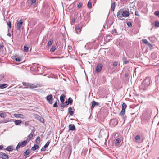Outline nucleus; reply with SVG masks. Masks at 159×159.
<instances>
[{
    "label": "nucleus",
    "instance_id": "obj_1",
    "mask_svg": "<svg viewBox=\"0 0 159 159\" xmlns=\"http://www.w3.org/2000/svg\"><path fill=\"white\" fill-rule=\"evenodd\" d=\"M152 81L149 77H147L142 82L139 88L140 90L146 91L148 90V88L150 85Z\"/></svg>",
    "mask_w": 159,
    "mask_h": 159
},
{
    "label": "nucleus",
    "instance_id": "obj_2",
    "mask_svg": "<svg viewBox=\"0 0 159 159\" xmlns=\"http://www.w3.org/2000/svg\"><path fill=\"white\" fill-rule=\"evenodd\" d=\"M130 13L128 9L126 10L121 9L118 11L117 16L118 19H120L122 17H128Z\"/></svg>",
    "mask_w": 159,
    "mask_h": 159
},
{
    "label": "nucleus",
    "instance_id": "obj_3",
    "mask_svg": "<svg viewBox=\"0 0 159 159\" xmlns=\"http://www.w3.org/2000/svg\"><path fill=\"white\" fill-rule=\"evenodd\" d=\"M118 123V120L116 118L111 119L110 121V125L111 127H114L116 126Z\"/></svg>",
    "mask_w": 159,
    "mask_h": 159
},
{
    "label": "nucleus",
    "instance_id": "obj_4",
    "mask_svg": "<svg viewBox=\"0 0 159 159\" xmlns=\"http://www.w3.org/2000/svg\"><path fill=\"white\" fill-rule=\"evenodd\" d=\"M27 142V140H26L23 141L21 142H19L16 147V150H17L20 147H24L26 145Z\"/></svg>",
    "mask_w": 159,
    "mask_h": 159
},
{
    "label": "nucleus",
    "instance_id": "obj_5",
    "mask_svg": "<svg viewBox=\"0 0 159 159\" xmlns=\"http://www.w3.org/2000/svg\"><path fill=\"white\" fill-rule=\"evenodd\" d=\"M46 99L48 102L50 104H52V101L53 100V96L52 94H50L46 97Z\"/></svg>",
    "mask_w": 159,
    "mask_h": 159
},
{
    "label": "nucleus",
    "instance_id": "obj_6",
    "mask_svg": "<svg viewBox=\"0 0 159 159\" xmlns=\"http://www.w3.org/2000/svg\"><path fill=\"white\" fill-rule=\"evenodd\" d=\"M127 107V105L125 103H123L122 106L121 111L120 113V114L121 115H123L125 113V109Z\"/></svg>",
    "mask_w": 159,
    "mask_h": 159
},
{
    "label": "nucleus",
    "instance_id": "obj_7",
    "mask_svg": "<svg viewBox=\"0 0 159 159\" xmlns=\"http://www.w3.org/2000/svg\"><path fill=\"white\" fill-rule=\"evenodd\" d=\"M107 131L106 129H102L100 131L99 134L100 136L102 137H105L107 135Z\"/></svg>",
    "mask_w": 159,
    "mask_h": 159
},
{
    "label": "nucleus",
    "instance_id": "obj_8",
    "mask_svg": "<svg viewBox=\"0 0 159 159\" xmlns=\"http://www.w3.org/2000/svg\"><path fill=\"white\" fill-rule=\"evenodd\" d=\"M14 116L16 118H20L23 119L25 118V117L24 115L20 114H14Z\"/></svg>",
    "mask_w": 159,
    "mask_h": 159
},
{
    "label": "nucleus",
    "instance_id": "obj_9",
    "mask_svg": "<svg viewBox=\"0 0 159 159\" xmlns=\"http://www.w3.org/2000/svg\"><path fill=\"white\" fill-rule=\"evenodd\" d=\"M23 23V21L21 19L18 22L17 25V30H20Z\"/></svg>",
    "mask_w": 159,
    "mask_h": 159
},
{
    "label": "nucleus",
    "instance_id": "obj_10",
    "mask_svg": "<svg viewBox=\"0 0 159 159\" xmlns=\"http://www.w3.org/2000/svg\"><path fill=\"white\" fill-rule=\"evenodd\" d=\"M0 158L2 159H8V155L4 153L0 152Z\"/></svg>",
    "mask_w": 159,
    "mask_h": 159
},
{
    "label": "nucleus",
    "instance_id": "obj_11",
    "mask_svg": "<svg viewBox=\"0 0 159 159\" xmlns=\"http://www.w3.org/2000/svg\"><path fill=\"white\" fill-rule=\"evenodd\" d=\"M35 118L37 120H39L42 123L44 122V120L42 117L40 116L37 114L34 115Z\"/></svg>",
    "mask_w": 159,
    "mask_h": 159
},
{
    "label": "nucleus",
    "instance_id": "obj_12",
    "mask_svg": "<svg viewBox=\"0 0 159 159\" xmlns=\"http://www.w3.org/2000/svg\"><path fill=\"white\" fill-rule=\"evenodd\" d=\"M32 68L33 69L36 71H39V69H40L38 64H34V65L32 66Z\"/></svg>",
    "mask_w": 159,
    "mask_h": 159
},
{
    "label": "nucleus",
    "instance_id": "obj_13",
    "mask_svg": "<svg viewBox=\"0 0 159 159\" xmlns=\"http://www.w3.org/2000/svg\"><path fill=\"white\" fill-rule=\"evenodd\" d=\"M13 59L14 60L18 62H20L22 60V59L20 57H18V56L16 55L14 56Z\"/></svg>",
    "mask_w": 159,
    "mask_h": 159
},
{
    "label": "nucleus",
    "instance_id": "obj_14",
    "mask_svg": "<svg viewBox=\"0 0 159 159\" xmlns=\"http://www.w3.org/2000/svg\"><path fill=\"white\" fill-rule=\"evenodd\" d=\"M102 67V65L101 64H98L96 67V71L97 72H99L101 70Z\"/></svg>",
    "mask_w": 159,
    "mask_h": 159
},
{
    "label": "nucleus",
    "instance_id": "obj_15",
    "mask_svg": "<svg viewBox=\"0 0 159 159\" xmlns=\"http://www.w3.org/2000/svg\"><path fill=\"white\" fill-rule=\"evenodd\" d=\"M92 103V104L91 107V109H93L95 106H98L99 105V103L97 102L94 100L93 101Z\"/></svg>",
    "mask_w": 159,
    "mask_h": 159
},
{
    "label": "nucleus",
    "instance_id": "obj_16",
    "mask_svg": "<svg viewBox=\"0 0 159 159\" xmlns=\"http://www.w3.org/2000/svg\"><path fill=\"white\" fill-rule=\"evenodd\" d=\"M69 130L73 131L75 129V127L73 124H70L69 125Z\"/></svg>",
    "mask_w": 159,
    "mask_h": 159
},
{
    "label": "nucleus",
    "instance_id": "obj_17",
    "mask_svg": "<svg viewBox=\"0 0 159 159\" xmlns=\"http://www.w3.org/2000/svg\"><path fill=\"white\" fill-rule=\"evenodd\" d=\"M121 142V140L120 138H117L116 139L115 144L116 146H119Z\"/></svg>",
    "mask_w": 159,
    "mask_h": 159
},
{
    "label": "nucleus",
    "instance_id": "obj_18",
    "mask_svg": "<svg viewBox=\"0 0 159 159\" xmlns=\"http://www.w3.org/2000/svg\"><path fill=\"white\" fill-rule=\"evenodd\" d=\"M75 30L77 33L79 34L80 33L81 31V29L80 28V27L78 26L75 27Z\"/></svg>",
    "mask_w": 159,
    "mask_h": 159
},
{
    "label": "nucleus",
    "instance_id": "obj_19",
    "mask_svg": "<svg viewBox=\"0 0 159 159\" xmlns=\"http://www.w3.org/2000/svg\"><path fill=\"white\" fill-rule=\"evenodd\" d=\"M8 86L7 84H0V88L1 89H3L7 88Z\"/></svg>",
    "mask_w": 159,
    "mask_h": 159
},
{
    "label": "nucleus",
    "instance_id": "obj_20",
    "mask_svg": "<svg viewBox=\"0 0 159 159\" xmlns=\"http://www.w3.org/2000/svg\"><path fill=\"white\" fill-rule=\"evenodd\" d=\"M72 108L71 107H69L68 108V113L70 115H72L74 114V112L72 110Z\"/></svg>",
    "mask_w": 159,
    "mask_h": 159
},
{
    "label": "nucleus",
    "instance_id": "obj_21",
    "mask_svg": "<svg viewBox=\"0 0 159 159\" xmlns=\"http://www.w3.org/2000/svg\"><path fill=\"white\" fill-rule=\"evenodd\" d=\"M15 124L16 125H19L22 123V121L21 120H16L14 121Z\"/></svg>",
    "mask_w": 159,
    "mask_h": 159
},
{
    "label": "nucleus",
    "instance_id": "obj_22",
    "mask_svg": "<svg viewBox=\"0 0 159 159\" xmlns=\"http://www.w3.org/2000/svg\"><path fill=\"white\" fill-rule=\"evenodd\" d=\"M39 146L37 144H34V145L32 147L31 150L33 151H35L39 148Z\"/></svg>",
    "mask_w": 159,
    "mask_h": 159
},
{
    "label": "nucleus",
    "instance_id": "obj_23",
    "mask_svg": "<svg viewBox=\"0 0 159 159\" xmlns=\"http://www.w3.org/2000/svg\"><path fill=\"white\" fill-rule=\"evenodd\" d=\"M65 96L64 94H62L60 97V100L61 102H63L64 101V98Z\"/></svg>",
    "mask_w": 159,
    "mask_h": 159
},
{
    "label": "nucleus",
    "instance_id": "obj_24",
    "mask_svg": "<svg viewBox=\"0 0 159 159\" xmlns=\"http://www.w3.org/2000/svg\"><path fill=\"white\" fill-rule=\"evenodd\" d=\"M13 147L11 146H8L6 149V150L8 151H12L13 150Z\"/></svg>",
    "mask_w": 159,
    "mask_h": 159
},
{
    "label": "nucleus",
    "instance_id": "obj_25",
    "mask_svg": "<svg viewBox=\"0 0 159 159\" xmlns=\"http://www.w3.org/2000/svg\"><path fill=\"white\" fill-rule=\"evenodd\" d=\"M115 2H114L113 3H112L111 4V11H113L115 9Z\"/></svg>",
    "mask_w": 159,
    "mask_h": 159
},
{
    "label": "nucleus",
    "instance_id": "obj_26",
    "mask_svg": "<svg viewBox=\"0 0 159 159\" xmlns=\"http://www.w3.org/2000/svg\"><path fill=\"white\" fill-rule=\"evenodd\" d=\"M7 116V114L5 112H2L0 114V117L2 118H4Z\"/></svg>",
    "mask_w": 159,
    "mask_h": 159
},
{
    "label": "nucleus",
    "instance_id": "obj_27",
    "mask_svg": "<svg viewBox=\"0 0 159 159\" xmlns=\"http://www.w3.org/2000/svg\"><path fill=\"white\" fill-rule=\"evenodd\" d=\"M112 33L114 35H116L118 34V33L117 32V30L116 29H113L112 31Z\"/></svg>",
    "mask_w": 159,
    "mask_h": 159
},
{
    "label": "nucleus",
    "instance_id": "obj_28",
    "mask_svg": "<svg viewBox=\"0 0 159 159\" xmlns=\"http://www.w3.org/2000/svg\"><path fill=\"white\" fill-rule=\"evenodd\" d=\"M105 39L107 42H108L111 39V37L109 35H107L106 38H105Z\"/></svg>",
    "mask_w": 159,
    "mask_h": 159
},
{
    "label": "nucleus",
    "instance_id": "obj_29",
    "mask_svg": "<svg viewBox=\"0 0 159 159\" xmlns=\"http://www.w3.org/2000/svg\"><path fill=\"white\" fill-rule=\"evenodd\" d=\"M67 101L68 102V104H69L70 105H71L72 104L73 100L71 98L69 97Z\"/></svg>",
    "mask_w": 159,
    "mask_h": 159
},
{
    "label": "nucleus",
    "instance_id": "obj_30",
    "mask_svg": "<svg viewBox=\"0 0 159 159\" xmlns=\"http://www.w3.org/2000/svg\"><path fill=\"white\" fill-rule=\"evenodd\" d=\"M29 85L28 87L30 88H35L37 87L36 85L33 84H30L29 83Z\"/></svg>",
    "mask_w": 159,
    "mask_h": 159
},
{
    "label": "nucleus",
    "instance_id": "obj_31",
    "mask_svg": "<svg viewBox=\"0 0 159 159\" xmlns=\"http://www.w3.org/2000/svg\"><path fill=\"white\" fill-rule=\"evenodd\" d=\"M30 153V150H27L24 153V155L25 156L28 155Z\"/></svg>",
    "mask_w": 159,
    "mask_h": 159
},
{
    "label": "nucleus",
    "instance_id": "obj_32",
    "mask_svg": "<svg viewBox=\"0 0 159 159\" xmlns=\"http://www.w3.org/2000/svg\"><path fill=\"white\" fill-rule=\"evenodd\" d=\"M40 142V138L39 136H38L36 139V142L37 144H39Z\"/></svg>",
    "mask_w": 159,
    "mask_h": 159
},
{
    "label": "nucleus",
    "instance_id": "obj_33",
    "mask_svg": "<svg viewBox=\"0 0 159 159\" xmlns=\"http://www.w3.org/2000/svg\"><path fill=\"white\" fill-rule=\"evenodd\" d=\"M56 49V47L54 46H52L50 49V51L53 52Z\"/></svg>",
    "mask_w": 159,
    "mask_h": 159
},
{
    "label": "nucleus",
    "instance_id": "obj_34",
    "mask_svg": "<svg viewBox=\"0 0 159 159\" xmlns=\"http://www.w3.org/2000/svg\"><path fill=\"white\" fill-rule=\"evenodd\" d=\"M149 39L152 42L153 40H154L155 39V37L154 36H152L150 37H148Z\"/></svg>",
    "mask_w": 159,
    "mask_h": 159
},
{
    "label": "nucleus",
    "instance_id": "obj_35",
    "mask_svg": "<svg viewBox=\"0 0 159 159\" xmlns=\"http://www.w3.org/2000/svg\"><path fill=\"white\" fill-rule=\"evenodd\" d=\"M87 7L89 9H90L92 8V4L91 2H88V4H87Z\"/></svg>",
    "mask_w": 159,
    "mask_h": 159
},
{
    "label": "nucleus",
    "instance_id": "obj_36",
    "mask_svg": "<svg viewBox=\"0 0 159 159\" xmlns=\"http://www.w3.org/2000/svg\"><path fill=\"white\" fill-rule=\"evenodd\" d=\"M50 142V140H49L48 141L47 143L44 145V147H45L46 148H47L48 146H49Z\"/></svg>",
    "mask_w": 159,
    "mask_h": 159
},
{
    "label": "nucleus",
    "instance_id": "obj_37",
    "mask_svg": "<svg viewBox=\"0 0 159 159\" xmlns=\"http://www.w3.org/2000/svg\"><path fill=\"white\" fill-rule=\"evenodd\" d=\"M154 15L159 17V11H155L154 13Z\"/></svg>",
    "mask_w": 159,
    "mask_h": 159
},
{
    "label": "nucleus",
    "instance_id": "obj_38",
    "mask_svg": "<svg viewBox=\"0 0 159 159\" xmlns=\"http://www.w3.org/2000/svg\"><path fill=\"white\" fill-rule=\"evenodd\" d=\"M33 134L31 133L28 136L27 140L30 139L33 137Z\"/></svg>",
    "mask_w": 159,
    "mask_h": 159
},
{
    "label": "nucleus",
    "instance_id": "obj_39",
    "mask_svg": "<svg viewBox=\"0 0 159 159\" xmlns=\"http://www.w3.org/2000/svg\"><path fill=\"white\" fill-rule=\"evenodd\" d=\"M10 121H11V120H10L5 119V120H3V121L2 122H1V123H7V122H9Z\"/></svg>",
    "mask_w": 159,
    "mask_h": 159
},
{
    "label": "nucleus",
    "instance_id": "obj_40",
    "mask_svg": "<svg viewBox=\"0 0 159 159\" xmlns=\"http://www.w3.org/2000/svg\"><path fill=\"white\" fill-rule=\"evenodd\" d=\"M53 42V40H50L49 41L48 43V46H49L52 45Z\"/></svg>",
    "mask_w": 159,
    "mask_h": 159
},
{
    "label": "nucleus",
    "instance_id": "obj_41",
    "mask_svg": "<svg viewBox=\"0 0 159 159\" xmlns=\"http://www.w3.org/2000/svg\"><path fill=\"white\" fill-rule=\"evenodd\" d=\"M28 49L29 48L27 46L25 45L24 46V49L25 51L27 52L28 50Z\"/></svg>",
    "mask_w": 159,
    "mask_h": 159
},
{
    "label": "nucleus",
    "instance_id": "obj_42",
    "mask_svg": "<svg viewBox=\"0 0 159 159\" xmlns=\"http://www.w3.org/2000/svg\"><path fill=\"white\" fill-rule=\"evenodd\" d=\"M22 84L23 85V86L26 87H28L29 86V83H27L26 82H23Z\"/></svg>",
    "mask_w": 159,
    "mask_h": 159
},
{
    "label": "nucleus",
    "instance_id": "obj_43",
    "mask_svg": "<svg viewBox=\"0 0 159 159\" xmlns=\"http://www.w3.org/2000/svg\"><path fill=\"white\" fill-rule=\"evenodd\" d=\"M7 24L9 28L11 29V23L10 21H9L7 22Z\"/></svg>",
    "mask_w": 159,
    "mask_h": 159
},
{
    "label": "nucleus",
    "instance_id": "obj_44",
    "mask_svg": "<svg viewBox=\"0 0 159 159\" xmlns=\"http://www.w3.org/2000/svg\"><path fill=\"white\" fill-rule=\"evenodd\" d=\"M150 118V116H148L146 117H144V119L145 120H148Z\"/></svg>",
    "mask_w": 159,
    "mask_h": 159
},
{
    "label": "nucleus",
    "instance_id": "obj_45",
    "mask_svg": "<svg viewBox=\"0 0 159 159\" xmlns=\"http://www.w3.org/2000/svg\"><path fill=\"white\" fill-rule=\"evenodd\" d=\"M140 139V136L139 135H137L135 137V139L136 140H138Z\"/></svg>",
    "mask_w": 159,
    "mask_h": 159
},
{
    "label": "nucleus",
    "instance_id": "obj_46",
    "mask_svg": "<svg viewBox=\"0 0 159 159\" xmlns=\"http://www.w3.org/2000/svg\"><path fill=\"white\" fill-rule=\"evenodd\" d=\"M142 41L143 43L145 44H146L148 42L146 39H143L142 40Z\"/></svg>",
    "mask_w": 159,
    "mask_h": 159
},
{
    "label": "nucleus",
    "instance_id": "obj_47",
    "mask_svg": "<svg viewBox=\"0 0 159 159\" xmlns=\"http://www.w3.org/2000/svg\"><path fill=\"white\" fill-rule=\"evenodd\" d=\"M127 25L129 27H130L131 26H132V23L130 22H127Z\"/></svg>",
    "mask_w": 159,
    "mask_h": 159
},
{
    "label": "nucleus",
    "instance_id": "obj_48",
    "mask_svg": "<svg viewBox=\"0 0 159 159\" xmlns=\"http://www.w3.org/2000/svg\"><path fill=\"white\" fill-rule=\"evenodd\" d=\"M155 26L157 27L159 26V22L158 21H156L155 23Z\"/></svg>",
    "mask_w": 159,
    "mask_h": 159
},
{
    "label": "nucleus",
    "instance_id": "obj_49",
    "mask_svg": "<svg viewBox=\"0 0 159 159\" xmlns=\"http://www.w3.org/2000/svg\"><path fill=\"white\" fill-rule=\"evenodd\" d=\"M146 45L148 46L150 48L152 47V45L150 43L148 42Z\"/></svg>",
    "mask_w": 159,
    "mask_h": 159
},
{
    "label": "nucleus",
    "instance_id": "obj_50",
    "mask_svg": "<svg viewBox=\"0 0 159 159\" xmlns=\"http://www.w3.org/2000/svg\"><path fill=\"white\" fill-rule=\"evenodd\" d=\"M66 106V104L64 102H62V103L61 104V107H62V108H64Z\"/></svg>",
    "mask_w": 159,
    "mask_h": 159
},
{
    "label": "nucleus",
    "instance_id": "obj_51",
    "mask_svg": "<svg viewBox=\"0 0 159 159\" xmlns=\"http://www.w3.org/2000/svg\"><path fill=\"white\" fill-rule=\"evenodd\" d=\"M46 148L45 147H44V146L41 149V152L42 151H45L46 150Z\"/></svg>",
    "mask_w": 159,
    "mask_h": 159
},
{
    "label": "nucleus",
    "instance_id": "obj_52",
    "mask_svg": "<svg viewBox=\"0 0 159 159\" xmlns=\"http://www.w3.org/2000/svg\"><path fill=\"white\" fill-rule=\"evenodd\" d=\"M122 60L123 61H124L126 60H127V58L125 56H123L122 58Z\"/></svg>",
    "mask_w": 159,
    "mask_h": 159
},
{
    "label": "nucleus",
    "instance_id": "obj_53",
    "mask_svg": "<svg viewBox=\"0 0 159 159\" xmlns=\"http://www.w3.org/2000/svg\"><path fill=\"white\" fill-rule=\"evenodd\" d=\"M135 16H139L140 15L139 14V12L138 11H136L135 13Z\"/></svg>",
    "mask_w": 159,
    "mask_h": 159
},
{
    "label": "nucleus",
    "instance_id": "obj_54",
    "mask_svg": "<svg viewBox=\"0 0 159 159\" xmlns=\"http://www.w3.org/2000/svg\"><path fill=\"white\" fill-rule=\"evenodd\" d=\"M129 62V60H126L124 61H123V64H127Z\"/></svg>",
    "mask_w": 159,
    "mask_h": 159
},
{
    "label": "nucleus",
    "instance_id": "obj_55",
    "mask_svg": "<svg viewBox=\"0 0 159 159\" xmlns=\"http://www.w3.org/2000/svg\"><path fill=\"white\" fill-rule=\"evenodd\" d=\"M118 64V62H114L113 63V66H116Z\"/></svg>",
    "mask_w": 159,
    "mask_h": 159
},
{
    "label": "nucleus",
    "instance_id": "obj_56",
    "mask_svg": "<svg viewBox=\"0 0 159 159\" xmlns=\"http://www.w3.org/2000/svg\"><path fill=\"white\" fill-rule=\"evenodd\" d=\"M58 107L57 105V102H55L53 105V107Z\"/></svg>",
    "mask_w": 159,
    "mask_h": 159
},
{
    "label": "nucleus",
    "instance_id": "obj_57",
    "mask_svg": "<svg viewBox=\"0 0 159 159\" xmlns=\"http://www.w3.org/2000/svg\"><path fill=\"white\" fill-rule=\"evenodd\" d=\"M82 4L80 3L77 6V7L78 8H80L82 7Z\"/></svg>",
    "mask_w": 159,
    "mask_h": 159
},
{
    "label": "nucleus",
    "instance_id": "obj_58",
    "mask_svg": "<svg viewBox=\"0 0 159 159\" xmlns=\"http://www.w3.org/2000/svg\"><path fill=\"white\" fill-rule=\"evenodd\" d=\"M36 1V0H31V4H34L35 3Z\"/></svg>",
    "mask_w": 159,
    "mask_h": 159
},
{
    "label": "nucleus",
    "instance_id": "obj_59",
    "mask_svg": "<svg viewBox=\"0 0 159 159\" xmlns=\"http://www.w3.org/2000/svg\"><path fill=\"white\" fill-rule=\"evenodd\" d=\"M25 126H27L28 125V122H25Z\"/></svg>",
    "mask_w": 159,
    "mask_h": 159
},
{
    "label": "nucleus",
    "instance_id": "obj_60",
    "mask_svg": "<svg viewBox=\"0 0 159 159\" xmlns=\"http://www.w3.org/2000/svg\"><path fill=\"white\" fill-rule=\"evenodd\" d=\"M68 101L66 100L64 103H65L66 105H68L69 104H68Z\"/></svg>",
    "mask_w": 159,
    "mask_h": 159
},
{
    "label": "nucleus",
    "instance_id": "obj_61",
    "mask_svg": "<svg viewBox=\"0 0 159 159\" xmlns=\"http://www.w3.org/2000/svg\"><path fill=\"white\" fill-rule=\"evenodd\" d=\"M7 35L9 37L11 36V34L10 33H8L7 34Z\"/></svg>",
    "mask_w": 159,
    "mask_h": 159
},
{
    "label": "nucleus",
    "instance_id": "obj_62",
    "mask_svg": "<svg viewBox=\"0 0 159 159\" xmlns=\"http://www.w3.org/2000/svg\"><path fill=\"white\" fill-rule=\"evenodd\" d=\"M3 146L2 145H0V150L1 149L3 148Z\"/></svg>",
    "mask_w": 159,
    "mask_h": 159
},
{
    "label": "nucleus",
    "instance_id": "obj_63",
    "mask_svg": "<svg viewBox=\"0 0 159 159\" xmlns=\"http://www.w3.org/2000/svg\"><path fill=\"white\" fill-rule=\"evenodd\" d=\"M75 19L74 18L72 19L71 21L72 22H74L75 21Z\"/></svg>",
    "mask_w": 159,
    "mask_h": 159
},
{
    "label": "nucleus",
    "instance_id": "obj_64",
    "mask_svg": "<svg viewBox=\"0 0 159 159\" xmlns=\"http://www.w3.org/2000/svg\"><path fill=\"white\" fill-rule=\"evenodd\" d=\"M120 19L121 20H125V18H120V19Z\"/></svg>",
    "mask_w": 159,
    "mask_h": 159
}]
</instances>
